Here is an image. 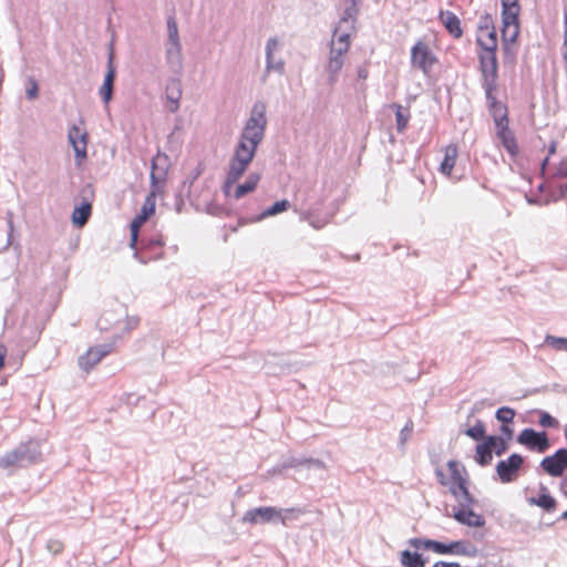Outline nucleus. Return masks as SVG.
<instances>
[{
  "label": "nucleus",
  "mask_w": 567,
  "mask_h": 567,
  "mask_svg": "<svg viewBox=\"0 0 567 567\" xmlns=\"http://www.w3.org/2000/svg\"><path fill=\"white\" fill-rule=\"evenodd\" d=\"M487 439L492 451L497 456L503 455L508 450V444L504 437L497 435H487Z\"/></svg>",
  "instance_id": "obj_39"
},
{
  "label": "nucleus",
  "mask_w": 567,
  "mask_h": 567,
  "mask_svg": "<svg viewBox=\"0 0 567 567\" xmlns=\"http://www.w3.org/2000/svg\"><path fill=\"white\" fill-rule=\"evenodd\" d=\"M545 343L555 348L556 350L567 351V338L547 334L545 338Z\"/></svg>",
  "instance_id": "obj_45"
},
{
  "label": "nucleus",
  "mask_w": 567,
  "mask_h": 567,
  "mask_svg": "<svg viewBox=\"0 0 567 567\" xmlns=\"http://www.w3.org/2000/svg\"><path fill=\"white\" fill-rule=\"evenodd\" d=\"M165 58L171 71L179 74L183 70L182 44L166 43Z\"/></svg>",
  "instance_id": "obj_19"
},
{
  "label": "nucleus",
  "mask_w": 567,
  "mask_h": 567,
  "mask_svg": "<svg viewBox=\"0 0 567 567\" xmlns=\"http://www.w3.org/2000/svg\"><path fill=\"white\" fill-rule=\"evenodd\" d=\"M353 32H355V30H351L350 25L338 23V25L333 29L331 41H334L336 45L349 51L351 45L350 37Z\"/></svg>",
  "instance_id": "obj_25"
},
{
  "label": "nucleus",
  "mask_w": 567,
  "mask_h": 567,
  "mask_svg": "<svg viewBox=\"0 0 567 567\" xmlns=\"http://www.w3.org/2000/svg\"><path fill=\"white\" fill-rule=\"evenodd\" d=\"M519 11L517 9H502V29L519 25Z\"/></svg>",
  "instance_id": "obj_38"
},
{
  "label": "nucleus",
  "mask_w": 567,
  "mask_h": 567,
  "mask_svg": "<svg viewBox=\"0 0 567 567\" xmlns=\"http://www.w3.org/2000/svg\"><path fill=\"white\" fill-rule=\"evenodd\" d=\"M168 157L158 153L152 161L151 167V192L146 196L141 213L138 215L148 219L155 213L156 195L161 192V183L165 181L167 174Z\"/></svg>",
  "instance_id": "obj_2"
},
{
  "label": "nucleus",
  "mask_w": 567,
  "mask_h": 567,
  "mask_svg": "<svg viewBox=\"0 0 567 567\" xmlns=\"http://www.w3.org/2000/svg\"><path fill=\"white\" fill-rule=\"evenodd\" d=\"M30 87L27 89L25 95L28 100H35L39 96V85L34 79L29 80Z\"/></svg>",
  "instance_id": "obj_53"
},
{
  "label": "nucleus",
  "mask_w": 567,
  "mask_h": 567,
  "mask_svg": "<svg viewBox=\"0 0 567 567\" xmlns=\"http://www.w3.org/2000/svg\"><path fill=\"white\" fill-rule=\"evenodd\" d=\"M450 492L457 502V505L452 506L451 513L457 509L471 508L477 504V499L470 493L467 485L451 486Z\"/></svg>",
  "instance_id": "obj_17"
},
{
  "label": "nucleus",
  "mask_w": 567,
  "mask_h": 567,
  "mask_svg": "<svg viewBox=\"0 0 567 567\" xmlns=\"http://www.w3.org/2000/svg\"><path fill=\"white\" fill-rule=\"evenodd\" d=\"M517 442L522 445H525L530 451H536L538 453H545L550 446V442L546 432H537L530 427L524 429L518 434Z\"/></svg>",
  "instance_id": "obj_9"
},
{
  "label": "nucleus",
  "mask_w": 567,
  "mask_h": 567,
  "mask_svg": "<svg viewBox=\"0 0 567 567\" xmlns=\"http://www.w3.org/2000/svg\"><path fill=\"white\" fill-rule=\"evenodd\" d=\"M68 138L73 147L76 158L86 157L87 133L82 131L79 126L72 125L69 128Z\"/></svg>",
  "instance_id": "obj_16"
},
{
  "label": "nucleus",
  "mask_w": 567,
  "mask_h": 567,
  "mask_svg": "<svg viewBox=\"0 0 567 567\" xmlns=\"http://www.w3.org/2000/svg\"><path fill=\"white\" fill-rule=\"evenodd\" d=\"M413 430H414V423L412 420H408V422L405 423V425L402 427V430L400 431V435H399V442H398V447L402 451V452H405V446H406V443L410 441L411 436H412V433H413Z\"/></svg>",
  "instance_id": "obj_40"
},
{
  "label": "nucleus",
  "mask_w": 567,
  "mask_h": 567,
  "mask_svg": "<svg viewBox=\"0 0 567 567\" xmlns=\"http://www.w3.org/2000/svg\"><path fill=\"white\" fill-rule=\"evenodd\" d=\"M519 34V25L502 29L503 51L505 55L511 53V45L515 43Z\"/></svg>",
  "instance_id": "obj_36"
},
{
  "label": "nucleus",
  "mask_w": 567,
  "mask_h": 567,
  "mask_svg": "<svg viewBox=\"0 0 567 567\" xmlns=\"http://www.w3.org/2000/svg\"><path fill=\"white\" fill-rule=\"evenodd\" d=\"M142 247L144 251H135L134 257L142 264H146L151 259L162 258L165 243L161 235L143 237L141 240Z\"/></svg>",
  "instance_id": "obj_10"
},
{
  "label": "nucleus",
  "mask_w": 567,
  "mask_h": 567,
  "mask_svg": "<svg viewBox=\"0 0 567 567\" xmlns=\"http://www.w3.org/2000/svg\"><path fill=\"white\" fill-rule=\"evenodd\" d=\"M48 548L54 554H58L62 550V544L60 542H50Z\"/></svg>",
  "instance_id": "obj_64"
},
{
  "label": "nucleus",
  "mask_w": 567,
  "mask_h": 567,
  "mask_svg": "<svg viewBox=\"0 0 567 567\" xmlns=\"http://www.w3.org/2000/svg\"><path fill=\"white\" fill-rule=\"evenodd\" d=\"M540 467L553 477L563 476L567 470V449H558L553 455L544 457Z\"/></svg>",
  "instance_id": "obj_11"
},
{
  "label": "nucleus",
  "mask_w": 567,
  "mask_h": 567,
  "mask_svg": "<svg viewBox=\"0 0 567 567\" xmlns=\"http://www.w3.org/2000/svg\"><path fill=\"white\" fill-rule=\"evenodd\" d=\"M167 43H181L177 23L173 16L167 18Z\"/></svg>",
  "instance_id": "obj_43"
},
{
  "label": "nucleus",
  "mask_w": 567,
  "mask_h": 567,
  "mask_svg": "<svg viewBox=\"0 0 567 567\" xmlns=\"http://www.w3.org/2000/svg\"><path fill=\"white\" fill-rule=\"evenodd\" d=\"M432 567H462L458 563L439 560Z\"/></svg>",
  "instance_id": "obj_61"
},
{
  "label": "nucleus",
  "mask_w": 567,
  "mask_h": 567,
  "mask_svg": "<svg viewBox=\"0 0 567 567\" xmlns=\"http://www.w3.org/2000/svg\"><path fill=\"white\" fill-rule=\"evenodd\" d=\"M511 423L502 424L501 425V432L511 440L513 436V429L509 426Z\"/></svg>",
  "instance_id": "obj_62"
},
{
  "label": "nucleus",
  "mask_w": 567,
  "mask_h": 567,
  "mask_svg": "<svg viewBox=\"0 0 567 567\" xmlns=\"http://www.w3.org/2000/svg\"><path fill=\"white\" fill-rule=\"evenodd\" d=\"M249 166V163L244 159H234L230 158L229 166L226 173V178L223 185V192L225 195L229 194L230 188L236 184V182L245 174Z\"/></svg>",
  "instance_id": "obj_14"
},
{
  "label": "nucleus",
  "mask_w": 567,
  "mask_h": 567,
  "mask_svg": "<svg viewBox=\"0 0 567 567\" xmlns=\"http://www.w3.org/2000/svg\"><path fill=\"white\" fill-rule=\"evenodd\" d=\"M439 18L446 31L453 38L458 39L462 37L463 30L461 28V20L454 12L441 11Z\"/></svg>",
  "instance_id": "obj_22"
},
{
  "label": "nucleus",
  "mask_w": 567,
  "mask_h": 567,
  "mask_svg": "<svg viewBox=\"0 0 567 567\" xmlns=\"http://www.w3.org/2000/svg\"><path fill=\"white\" fill-rule=\"evenodd\" d=\"M527 503L532 506H538L547 513L556 511L557 501L550 494H539L538 496H530L527 498Z\"/></svg>",
  "instance_id": "obj_28"
},
{
  "label": "nucleus",
  "mask_w": 567,
  "mask_h": 567,
  "mask_svg": "<svg viewBox=\"0 0 567 567\" xmlns=\"http://www.w3.org/2000/svg\"><path fill=\"white\" fill-rule=\"evenodd\" d=\"M487 436L482 443H478L475 449V462L481 466H487L493 460V451L488 444Z\"/></svg>",
  "instance_id": "obj_29"
},
{
  "label": "nucleus",
  "mask_w": 567,
  "mask_h": 567,
  "mask_svg": "<svg viewBox=\"0 0 567 567\" xmlns=\"http://www.w3.org/2000/svg\"><path fill=\"white\" fill-rule=\"evenodd\" d=\"M112 350V344H100L90 348L85 354L78 360L79 365L85 372L91 371Z\"/></svg>",
  "instance_id": "obj_12"
},
{
  "label": "nucleus",
  "mask_w": 567,
  "mask_h": 567,
  "mask_svg": "<svg viewBox=\"0 0 567 567\" xmlns=\"http://www.w3.org/2000/svg\"><path fill=\"white\" fill-rule=\"evenodd\" d=\"M476 43L481 48V52H497V33L495 28H492V30L483 34H478Z\"/></svg>",
  "instance_id": "obj_27"
},
{
  "label": "nucleus",
  "mask_w": 567,
  "mask_h": 567,
  "mask_svg": "<svg viewBox=\"0 0 567 567\" xmlns=\"http://www.w3.org/2000/svg\"><path fill=\"white\" fill-rule=\"evenodd\" d=\"M447 467L451 472L452 486L467 485V481L462 476L461 471L458 468V463L456 461H449Z\"/></svg>",
  "instance_id": "obj_41"
},
{
  "label": "nucleus",
  "mask_w": 567,
  "mask_h": 567,
  "mask_svg": "<svg viewBox=\"0 0 567 567\" xmlns=\"http://www.w3.org/2000/svg\"><path fill=\"white\" fill-rule=\"evenodd\" d=\"M256 151V147L238 141L237 145L235 146V151L231 158L237 161L244 159L245 162L250 164L255 157Z\"/></svg>",
  "instance_id": "obj_33"
},
{
  "label": "nucleus",
  "mask_w": 567,
  "mask_h": 567,
  "mask_svg": "<svg viewBox=\"0 0 567 567\" xmlns=\"http://www.w3.org/2000/svg\"><path fill=\"white\" fill-rule=\"evenodd\" d=\"M307 467L324 468V463L318 458H307Z\"/></svg>",
  "instance_id": "obj_60"
},
{
  "label": "nucleus",
  "mask_w": 567,
  "mask_h": 567,
  "mask_svg": "<svg viewBox=\"0 0 567 567\" xmlns=\"http://www.w3.org/2000/svg\"><path fill=\"white\" fill-rule=\"evenodd\" d=\"M437 62V58L422 41H417L411 49V64L423 72L424 75H430L433 65Z\"/></svg>",
  "instance_id": "obj_7"
},
{
  "label": "nucleus",
  "mask_w": 567,
  "mask_h": 567,
  "mask_svg": "<svg viewBox=\"0 0 567 567\" xmlns=\"http://www.w3.org/2000/svg\"><path fill=\"white\" fill-rule=\"evenodd\" d=\"M503 134L504 135H497V137L501 140L502 145L507 151V153L512 157H516L518 155L519 148H518L514 133L512 131H508Z\"/></svg>",
  "instance_id": "obj_37"
},
{
  "label": "nucleus",
  "mask_w": 567,
  "mask_h": 567,
  "mask_svg": "<svg viewBox=\"0 0 567 567\" xmlns=\"http://www.w3.org/2000/svg\"><path fill=\"white\" fill-rule=\"evenodd\" d=\"M13 213L11 210H8L6 213V220L8 225V239H7V247L13 245V233H14V223H13Z\"/></svg>",
  "instance_id": "obj_49"
},
{
  "label": "nucleus",
  "mask_w": 567,
  "mask_h": 567,
  "mask_svg": "<svg viewBox=\"0 0 567 567\" xmlns=\"http://www.w3.org/2000/svg\"><path fill=\"white\" fill-rule=\"evenodd\" d=\"M260 178H261V175L259 173H250L248 175L247 179L243 184H239L236 187L234 197L236 199H239V198L244 197L246 194L255 190Z\"/></svg>",
  "instance_id": "obj_30"
},
{
  "label": "nucleus",
  "mask_w": 567,
  "mask_h": 567,
  "mask_svg": "<svg viewBox=\"0 0 567 567\" xmlns=\"http://www.w3.org/2000/svg\"><path fill=\"white\" fill-rule=\"evenodd\" d=\"M113 60H114V54H113V51L111 50V52L109 53V59H107V71L105 73L103 84L101 85V87L99 90L100 96H101L102 101L104 102V104H109L113 97L114 82H115V78H116V68L113 63Z\"/></svg>",
  "instance_id": "obj_13"
},
{
  "label": "nucleus",
  "mask_w": 567,
  "mask_h": 567,
  "mask_svg": "<svg viewBox=\"0 0 567 567\" xmlns=\"http://www.w3.org/2000/svg\"><path fill=\"white\" fill-rule=\"evenodd\" d=\"M147 219L141 215H137L131 223V231L132 233H138L141 227L143 226V224L146 221Z\"/></svg>",
  "instance_id": "obj_56"
},
{
  "label": "nucleus",
  "mask_w": 567,
  "mask_h": 567,
  "mask_svg": "<svg viewBox=\"0 0 567 567\" xmlns=\"http://www.w3.org/2000/svg\"><path fill=\"white\" fill-rule=\"evenodd\" d=\"M478 62L483 89L497 90L498 62L496 52H480Z\"/></svg>",
  "instance_id": "obj_5"
},
{
  "label": "nucleus",
  "mask_w": 567,
  "mask_h": 567,
  "mask_svg": "<svg viewBox=\"0 0 567 567\" xmlns=\"http://www.w3.org/2000/svg\"><path fill=\"white\" fill-rule=\"evenodd\" d=\"M81 202L74 207L72 213V223L76 227H83L92 215V202L94 198V187L92 184H85L80 190Z\"/></svg>",
  "instance_id": "obj_6"
},
{
  "label": "nucleus",
  "mask_w": 567,
  "mask_h": 567,
  "mask_svg": "<svg viewBox=\"0 0 567 567\" xmlns=\"http://www.w3.org/2000/svg\"><path fill=\"white\" fill-rule=\"evenodd\" d=\"M344 65V59H330L328 58V62L324 66V71L328 74V84L334 85V83L338 81V76L340 71L342 70Z\"/></svg>",
  "instance_id": "obj_34"
},
{
  "label": "nucleus",
  "mask_w": 567,
  "mask_h": 567,
  "mask_svg": "<svg viewBox=\"0 0 567 567\" xmlns=\"http://www.w3.org/2000/svg\"><path fill=\"white\" fill-rule=\"evenodd\" d=\"M113 313L110 311L104 312L97 320V326L101 330H109Z\"/></svg>",
  "instance_id": "obj_54"
},
{
  "label": "nucleus",
  "mask_w": 567,
  "mask_h": 567,
  "mask_svg": "<svg viewBox=\"0 0 567 567\" xmlns=\"http://www.w3.org/2000/svg\"><path fill=\"white\" fill-rule=\"evenodd\" d=\"M489 114L493 120L499 118L503 114L508 115L507 106L495 96L496 90L484 89Z\"/></svg>",
  "instance_id": "obj_24"
},
{
  "label": "nucleus",
  "mask_w": 567,
  "mask_h": 567,
  "mask_svg": "<svg viewBox=\"0 0 567 567\" xmlns=\"http://www.w3.org/2000/svg\"><path fill=\"white\" fill-rule=\"evenodd\" d=\"M348 50L334 44V41L330 43L329 58L330 59H344V54Z\"/></svg>",
  "instance_id": "obj_51"
},
{
  "label": "nucleus",
  "mask_w": 567,
  "mask_h": 567,
  "mask_svg": "<svg viewBox=\"0 0 567 567\" xmlns=\"http://www.w3.org/2000/svg\"><path fill=\"white\" fill-rule=\"evenodd\" d=\"M495 417L502 424L513 423V420L515 417V411H514V409H512L509 406H502V408L497 409V411L495 413Z\"/></svg>",
  "instance_id": "obj_44"
},
{
  "label": "nucleus",
  "mask_w": 567,
  "mask_h": 567,
  "mask_svg": "<svg viewBox=\"0 0 567 567\" xmlns=\"http://www.w3.org/2000/svg\"><path fill=\"white\" fill-rule=\"evenodd\" d=\"M270 71H276L279 74H284V72H285V62L282 60H279V61L276 62L274 60V56H270L269 60H266V70H265L264 79H262L264 81L266 80V76H267V74Z\"/></svg>",
  "instance_id": "obj_46"
},
{
  "label": "nucleus",
  "mask_w": 567,
  "mask_h": 567,
  "mask_svg": "<svg viewBox=\"0 0 567 567\" xmlns=\"http://www.w3.org/2000/svg\"><path fill=\"white\" fill-rule=\"evenodd\" d=\"M138 324V318L136 317H132V318H128L126 317V320H125V323H124V329L126 331H130L132 329H134L136 326Z\"/></svg>",
  "instance_id": "obj_58"
},
{
  "label": "nucleus",
  "mask_w": 567,
  "mask_h": 567,
  "mask_svg": "<svg viewBox=\"0 0 567 567\" xmlns=\"http://www.w3.org/2000/svg\"><path fill=\"white\" fill-rule=\"evenodd\" d=\"M502 9H517L520 10L518 0H501Z\"/></svg>",
  "instance_id": "obj_57"
},
{
  "label": "nucleus",
  "mask_w": 567,
  "mask_h": 567,
  "mask_svg": "<svg viewBox=\"0 0 567 567\" xmlns=\"http://www.w3.org/2000/svg\"><path fill=\"white\" fill-rule=\"evenodd\" d=\"M299 466L307 467V458H293L292 457L282 464V468L299 467Z\"/></svg>",
  "instance_id": "obj_55"
},
{
  "label": "nucleus",
  "mask_w": 567,
  "mask_h": 567,
  "mask_svg": "<svg viewBox=\"0 0 567 567\" xmlns=\"http://www.w3.org/2000/svg\"><path fill=\"white\" fill-rule=\"evenodd\" d=\"M358 78L361 80H365L369 76V70L365 65H361L357 70Z\"/></svg>",
  "instance_id": "obj_63"
},
{
  "label": "nucleus",
  "mask_w": 567,
  "mask_h": 567,
  "mask_svg": "<svg viewBox=\"0 0 567 567\" xmlns=\"http://www.w3.org/2000/svg\"><path fill=\"white\" fill-rule=\"evenodd\" d=\"M348 6L344 8L342 16L338 23L350 25L351 30H357L355 23L359 14V1L352 0V2H347Z\"/></svg>",
  "instance_id": "obj_26"
},
{
  "label": "nucleus",
  "mask_w": 567,
  "mask_h": 567,
  "mask_svg": "<svg viewBox=\"0 0 567 567\" xmlns=\"http://www.w3.org/2000/svg\"><path fill=\"white\" fill-rule=\"evenodd\" d=\"M408 544L416 550L426 549L440 555H447L449 553V544L435 539L414 537L410 538Z\"/></svg>",
  "instance_id": "obj_18"
},
{
  "label": "nucleus",
  "mask_w": 567,
  "mask_h": 567,
  "mask_svg": "<svg viewBox=\"0 0 567 567\" xmlns=\"http://www.w3.org/2000/svg\"><path fill=\"white\" fill-rule=\"evenodd\" d=\"M301 513L302 511L300 508L280 509L272 506H260L247 511L243 516V522L250 524H270L280 522L286 526V519L288 517H298Z\"/></svg>",
  "instance_id": "obj_4"
},
{
  "label": "nucleus",
  "mask_w": 567,
  "mask_h": 567,
  "mask_svg": "<svg viewBox=\"0 0 567 567\" xmlns=\"http://www.w3.org/2000/svg\"><path fill=\"white\" fill-rule=\"evenodd\" d=\"M485 432L486 430L484 423L481 420H477L474 426H471L465 431V434L475 441H484V439L487 436L485 435Z\"/></svg>",
  "instance_id": "obj_42"
},
{
  "label": "nucleus",
  "mask_w": 567,
  "mask_h": 567,
  "mask_svg": "<svg viewBox=\"0 0 567 567\" xmlns=\"http://www.w3.org/2000/svg\"><path fill=\"white\" fill-rule=\"evenodd\" d=\"M266 126V104L258 101L251 109L250 117L244 126L239 142L247 143L257 148L264 140Z\"/></svg>",
  "instance_id": "obj_3"
},
{
  "label": "nucleus",
  "mask_w": 567,
  "mask_h": 567,
  "mask_svg": "<svg viewBox=\"0 0 567 567\" xmlns=\"http://www.w3.org/2000/svg\"><path fill=\"white\" fill-rule=\"evenodd\" d=\"M477 554V547L470 543L468 540H454L449 543L447 555H458L473 558L476 557Z\"/></svg>",
  "instance_id": "obj_23"
},
{
  "label": "nucleus",
  "mask_w": 567,
  "mask_h": 567,
  "mask_svg": "<svg viewBox=\"0 0 567 567\" xmlns=\"http://www.w3.org/2000/svg\"><path fill=\"white\" fill-rule=\"evenodd\" d=\"M165 95L169 102L168 110L171 113L177 112L179 109V101L182 97V83L178 79H169L165 87Z\"/></svg>",
  "instance_id": "obj_20"
},
{
  "label": "nucleus",
  "mask_w": 567,
  "mask_h": 567,
  "mask_svg": "<svg viewBox=\"0 0 567 567\" xmlns=\"http://www.w3.org/2000/svg\"><path fill=\"white\" fill-rule=\"evenodd\" d=\"M555 175L559 177H567V159L560 162Z\"/></svg>",
  "instance_id": "obj_59"
},
{
  "label": "nucleus",
  "mask_w": 567,
  "mask_h": 567,
  "mask_svg": "<svg viewBox=\"0 0 567 567\" xmlns=\"http://www.w3.org/2000/svg\"><path fill=\"white\" fill-rule=\"evenodd\" d=\"M279 48L278 38L274 37L268 39L266 43V60H269L270 56H274V52Z\"/></svg>",
  "instance_id": "obj_52"
},
{
  "label": "nucleus",
  "mask_w": 567,
  "mask_h": 567,
  "mask_svg": "<svg viewBox=\"0 0 567 567\" xmlns=\"http://www.w3.org/2000/svg\"><path fill=\"white\" fill-rule=\"evenodd\" d=\"M524 464V457L520 454L513 453L506 460H502L496 465V473L502 483H512L518 477L520 467Z\"/></svg>",
  "instance_id": "obj_8"
},
{
  "label": "nucleus",
  "mask_w": 567,
  "mask_h": 567,
  "mask_svg": "<svg viewBox=\"0 0 567 567\" xmlns=\"http://www.w3.org/2000/svg\"><path fill=\"white\" fill-rule=\"evenodd\" d=\"M457 146L455 144H450L445 147L444 158L441 162L440 171L444 175H450L457 157Z\"/></svg>",
  "instance_id": "obj_31"
},
{
  "label": "nucleus",
  "mask_w": 567,
  "mask_h": 567,
  "mask_svg": "<svg viewBox=\"0 0 567 567\" xmlns=\"http://www.w3.org/2000/svg\"><path fill=\"white\" fill-rule=\"evenodd\" d=\"M399 560L402 567H425L429 563V557L416 549H404L400 553Z\"/></svg>",
  "instance_id": "obj_21"
},
{
  "label": "nucleus",
  "mask_w": 567,
  "mask_h": 567,
  "mask_svg": "<svg viewBox=\"0 0 567 567\" xmlns=\"http://www.w3.org/2000/svg\"><path fill=\"white\" fill-rule=\"evenodd\" d=\"M391 109L394 110L395 113V126L398 133H403L408 127V123L410 121L411 114L409 109H404L401 104L392 103Z\"/></svg>",
  "instance_id": "obj_32"
},
{
  "label": "nucleus",
  "mask_w": 567,
  "mask_h": 567,
  "mask_svg": "<svg viewBox=\"0 0 567 567\" xmlns=\"http://www.w3.org/2000/svg\"><path fill=\"white\" fill-rule=\"evenodd\" d=\"M446 516L453 517L461 525L468 527H483L486 520L483 515L473 511V507L466 509H457L454 513H446Z\"/></svg>",
  "instance_id": "obj_15"
},
{
  "label": "nucleus",
  "mask_w": 567,
  "mask_h": 567,
  "mask_svg": "<svg viewBox=\"0 0 567 567\" xmlns=\"http://www.w3.org/2000/svg\"><path fill=\"white\" fill-rule=\"evenodd\" d=\"M494 123L496 126L497 135H504L503 133L511 131L509 126H508V124H509L508 115L503 114L502 116H499V118H496L494 121Z\"/></svg>",
  "instance_id": "obj_48"
},
{
  "label": "nucleus",
  "mask_w": 567,
  "mask_h": 567,
  "mask_svg": "<svg viewBox=\"0 0 567 567\" xmlns=\"http://www.w3.org/2000/svg\"><path fill=\"white\" fill-rule=\"evenodd\" d=\"M539 413V425L543 427H556L558 425V421L551 416L548 412L538 411Z\"/></svg>",
  "instance_id": "obj_47"
},
{
  "label": "nucleus",
  "mask_w": 567,
  "mask_h": 567,
  "mask_svg": "<svg viewBox=\"0 0 567 567\" xmlns=\"http://www.w3.org/2000/svg\"><path fill=\"white\" fill-rule=\"evenodd\" d=\"M492 28H495L493 24L492 17L487 13L482 16L478 21L480 34H483L484 32L492 30Z\"/></svg>",
  "instance_id": "obj_50"
},
{
  "label": "nucleus",
  "mask_w": 567,
  "mask_h": 567,
  "mask_svg": "<svg viewBox=\"0 0 567 567\" xmlns=\"http://www.w3.org/2000/svg\"><path fill=\"white\" fill-rule=\"evenodd\" d=\"M290 207V203L287 199L275 202L270 207L265 209L261 214H259L254 220L260 221L267 217L278 215L288 210Z\"/></svg>",
  "instance_id": "obj_35"
},
{
  "label": "nucleus",
  "mask_w": 567,
  "mask_h": 567,
  "mask_svg": "<svg viewBox=\"0 0 567 567\" xmlns=\"http://www.w3.org/2000/svg\"><path fill=\"white\" fill-rule=\"evenodd\" d=\"M42 461L41 443L29 440L0 457V467H28Z\"/></svg>",
  "instance_id": "obj_1"
}]
</instances>
